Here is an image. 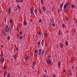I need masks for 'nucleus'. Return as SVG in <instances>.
Returning a JSON list of instances; mask_svg holds the SVG:
<instances>
[{"label":"nucleus","mask_w":77,"mask_h":77,"mask_svg":"<svg viewBox=\"0 0 77 77\" xmlns=\"http://www.w3.org/2000/svg\"><path fill=\"white\" fill-rule=\"evenodd\" d=\"M1 32L2 33H3L4 36H6V32L8 33L9 32H10V30L9 29V26H8V25H6V26L5 27L4 29H2V30Z\"/></svg>","instance_id":"nucleus-1"},{"label":"nucleus","mask_w":77,"mask_h":77,"mask_svg":"<svg viewBox=\"0 0 77 77\" xmlns=\"http://www.w3.org/2000/svg\"><path fill=\"white\" fill-rule=\"evenodd\" d=\"M68 6H70V3L69 2H67L64 6L63 9L64 10L66 9V8L68 7Z\"/></svg>","instance_id":"nucleus-2"},{"label":"nucleus","mask_w":77,"mask_h":77,"mask_svg":"<svg viewBox=\"0 0 77 77\" xmlns=\"http://www.w3.org/2000/svg\"><path fill=\"white\" fill-rule=\"evenodd\" d=\"M34 10V7H31L30 9V12L32 14H33V15H34V12H33Z\"/></svg>","instance_id":"nucleus-3"},{"label":"nucleus","mask_w":77,"mask_h":77,"mask_svg":"<svg viewBox=\"0 0 77 77\" xmlns=\"http://www.w3.org/2000/svg\"><path fill=\"white\" fill-rule=\"evenodd\" d=\"M46 63L49 64H51V61L50 60V59H48L46 60Z\"/></svg>","instance_id":"nucleus-4"},{"label":"nucleus","mask_w":77,"mask_h":77,"mask_svg":"<svg viewBox=\"0 0 77 77\" xmlns=\"http://www.w3.org/2000/svg\"><path fill=\"white\" fill-rule=\"evenodd\" d=\"M63 46H64V45H63V43H61V44H60V48H63Z\"/></svg>","instance_id":"nucleus-5"},{"label":"nucleus","mask_w":77,"mask_h":77,"mask_svg":"<svg viewBox=\"0 0 77 77\" xmlns=\"http://www.w3.org/2000/svg\"><path fill=\"white\" fill-rule=\"evenodd\" d=\"M9 22L10 23V24H12V19H9Z\"/></svg>","instance_id":"nucleus-6"},{"label":"nucleus","mask_w":77,"mask_h":77,"mask_svg":"<svg viewBox=\"0 0 77 77\" xmlns=\"http://www.w3.org/2000/svg\"><path fill=\"white\" fill-rule=\"evenodd\" d=\"M63 2L62 4H60V8L61 9H62V8H63Z\"/></svg>","instance_id":"nucleus-7"},{"label":"nucleus","mask_w":77,"mask_h":77,"mask_svg":"<svg viewBox=\"0 0 77 77\" xmlns=\"http://www.w3.org/2000/svg\"><path fill=\"white\" fill-rule=\"evenodd\" d=\"M61 63V62H60V61H59L58 63V65L59 67L60 66Z\"/></svg>","instance_id":"nucleus-8"},{"label":"nucleus","mask_w":77,"mask_h":77,"mask_svg":"<svg viewBox=\"0 0 77 77\" xmlns=\"http://www.w3.org/2000/svg\"><path fill=\"white\" fill-rule=\"evenodd\" d=\"M44 40L43 39L42 40V41L41 43V44L42 45L43 47L44 45Z\"/></svg>","instance_id":"nucleus-9"},{"label":"nucleus","mask_w":77,"mask_h":77,"mask_svg":"<svg viewBox=\"0 0 77 77\" xmlns=\"http://www.w3.org/2000/svg\"><path fill=\"white\" fill-rule=\"evenodd\" d=\"M42 9L43 11H46V8H45V6H43L42 8Z\"/></svg>","instance_id":"nucleus-10"},{"label":"nucleus","mask_w":77,"mask_h":77,"mask_svg":"<svg viewBox=\"0 0 77 77\" xmlns=\"http://www.w3.org/2000/svg\"><path fill=\"white\" fill-rule=\"evenodd\" d=\"M11 8L9 7V9H8V14H11Z\"/></svg>","instance_id":"nucleus-11"},{"label":"nucleus","mask_w":77,"mask_h":77,"mask_svg":"<svg viewBox=\"0 0 77 77\" xmlns=\"http://www.w3.org/2000/svg\"><path fill=\"white\" fill-rule=\"evenodd\" d=\"M23 24L24 25H25V26H26L27 25V22H26V21H23Z\"/></svg>","instance_id":"nucleus-12"},{"label":"nucleus","mask_w":77,"mask_h":77,"mask_svg":"<svg viewBox=\"0 0 77 77\" xmlns=\"http://www.w3.org/2000/svg\"><path fill=\"white\" fill-rule=\"evenodd\" d=\"M65 44L66 46H68V42L67 41H66L65 42Z\"/></svg>","instance_id":"nucleus-13"},{"label":"nucleus","mask_w":77,"mask_h":77,"mask_svg":"<svg viewBox=\"0 0 77 77\" xmlns=\"http://www.w3.org/2000/svg\"><path fill=\"white\" fill-rule=\"evenodd\" d=\"M70 74H71V72L70 71H69L68 74V77H69V76H70Z\"/></svg>","instance_id":"nucleus-14"},{"label":"nucleus","mask_w":77,"mask_h":77,"mask_svg":"<svg viewBox=\"0 0 77 77\" xmlns=\"http://www.w3.org/2000/svg\"><path fill=\"white\" fill-rule=\"evenodd\" d=\"M34 12L35 14H36V15H37V9H35L34 10Z\"/></svg>","instance_id":"nucleus-15"},{"label":"nucleus","mask_w":77,"mask_h":77,"mask_svg":"<svg viewBox=\"0 0 77 77\" xmlns=\"http://www.w3.org/2000/svg\"><path fill=\"white\" fill-rule=\"evenodd\" d=\"M0 60L1 62H2L3 60H4V59H3V58L2 57H1V58L0 59Z\"/></svg>","instance_id":"nucleus-16"},{"label":"nucleus","mask_w":77,"mask_h":77,"mask_svg":"<svg viewBox=\"0 0 77 77\" xmlns=\"http://www.w3.org/2000/svg\"><path fill=\"white\" fill-rule=\"evenodd\" d=\"M39 13H40V14H42V11H41V9H39Z\"/></svg>","instance_id":"nucleus-17"},{"label":"nucleus","mask_w":77,"mask_h":77,"mask_svg":"<svg viewBox=\"0 0 77 77\" xmlns=\"http://www.w3.org/2000/svg\"><path fill=\"white\" fill-rule=\"evenodd\" d=\"M36 65V62H35V61H34L33 63V65L34 66H35V65Z\"/></svg>","instance_id":"nucleus-18"},{"label":"nucleus","mask_w":77,"mask_h":77,"mask_svg":"<svg viewBox=\"0 0 77 77\" xmlns=\"http://www.w3.org/2000/svg\"><path fill=\"white\" fill-rule=\"evenodd\" d=\"M7 38L8 40H10V39H11V37H10V36H8L7 37Z\"/></svg>","instance_id":"nucleus-19"},{"label":"nucleus","mask_w":77,"mask_h":77,"mask_svg":"<svg viewBox=\"0 0 77 77\" xmlns=\"http://www.w3.org/2000/svg\"><path fill=\"white\" fill-rule=\"evenodd\" d=\"M41 32H39L38 33V35H39V36H41Z\"/></svg>","instance_id":"nucleus-20"},{"label":"nucleus","mask_w":77,"mask_h":77,"mask_svg":"<svg viewBox=\"0 0 77 77\" xmlns=\"http://www.w3.org/2000/svg\"><path fill=\"white\" fill-rule=\"evenodd\" d=\"M0 56L1 57H3V54L1 53Z\"/></svg>","instance_id":"nucleus-21"},{"label":"nucleus","mask_w":77,"mask_h":77,"mask_svg":"<svg viewBox=\"0 0 77 77\" xmlns=\"http://www.w3.org/2000/svg\"><path fill=\"white\" fill-rule=\"evenodd\" d=\"M4 75L5 76L6 75V74H7V72L5 71L4 73Z\"/></svg>","instance_id":"nucleus-22"},{"label":"nucleus","mask_w":77,"mask_h":77,"mask_svg":"<svg viewBox=\"0 0 77 77\" xmlns=\"http://www.w3.org/2000/svg\"><path fill=\"white\" fill-rule=\"evenodd\" d=\"M48 36V34L47 33H46L44 34V36L45 37V36Z\"/></svg>","instance_id":"nucleus-23"},{"label":"nucleus","mask_w":77,"mask_h":77,"mask_svg":"<svg viewBox=\"0 0 77 77\" xmlns=\"http://www.w3.org/2000/svg\"><path fill=\"white\" fill-rule=\"evenodd\" d=\"M41 4L42 5L44 4V0H41Z\"/></svg>","instance_id":"nucleus-24"},{"label":"nucleus","mask_w":77,"mask_h":77,"mask_svg":"<svg viewBox=\"0 0 77 77\" xmlns=\"http://www.w3.org/2000/svg\"><path fill=\"white\" fill-rule=\"evenodd\" d=\"M51 20V22L52 23H54V19H50Z\"/></svg>","instance_id":"nucleus-25"},{"label":"nucleus","mask_w":77,"mask_h":77,"mask_svg":"<svg viewBox=\"0 0 77 77\" xmlns=\"http://www.w3.org/2000/svg\"><path fill=\"white\" fill-rule=\"evenodd\" d=\"M72 7L73 8H74V7H75V6H74V4H72Z\"/></svg>","instance_id":"nucleus-26"},{"label":"nucleus","mask_w":77,"mask_h":77,"mask_svg":"<svg viewBox=\"0 0 77 77\" xmlns=\"http://www.w3.org/2000/svg\"><path fill=\"white\" fill-rule=\"evenodd\" d=\"M48 53V52H47V51H45V56H46V54H47Z\"/></svg>","instance_id":"nucleus-27"},{"label":"nucleus","mask_w":77,"mask_h":77,"mask_svg":"<svg viewBox=\"0 0 77 77\" xmlns=\"http://www.w3.org/2000/svg\"><path fill=\"white\" fill-rule=\"evenodd\" d=\"M48 58H49V59H50V58H51V56L50 55H48Z\"/></svg>","instance_id":"nucleus-28"},{"label":"nucleus","mask_w":77,"mask_h":77,"mask_svg":"<svg viewBox=\"0 0 77 77\" xmlns=\"http://www.w3.org/2000/svg\"><path fill=\"white\" fill-rule=\"evenodd\" d=\"M52 11H55V9H54V8H52Z\"/></svg>","instance_id":"nucleus-29"},{"label":"nucleus","mask_w":77,"mask_h":77,"mask_svg":"<svg viewBox=\"0 0 77 77\" xmlns=\"http://www.w3.org/2000/svg\"><path fill=\"white\" fill-rule=\"evenodd\" d=\"M44 50H43L42 52V55H44Z\"/></svg>","instance_id":"nucleus-30"},{"label":"nucleus","mask_w":77,"mask_h":77,"mask_svg":"<svg viewBox=\"0 0 77 77\" xmlns=\"http://www.w3.org/2000/svg\"><path fill=\"white\" fill-rule=\"evenodd\" d=\"M17 8L18 9H20V5H17Z\"/></svg>","instance_id":"nucleus-31"},{"label":"nucleus","mask_w":77,"mask_h":77,"mask_svg":"<svg viewBox=\"0 0 77 77\" xmlns=\"http://www.w3.org/2000/svg\"><path fill=\"white\" fill-rule=\"evenodd\" d=\"M16 29L17 30V31H19V28H18V26H17V28Z\"/></svg>","instance_id":"nucleus-32"},{"label":"nucleus","mask_w":77,"mask_h":77,"mask_svg":"<svg viewBox=\"0 0 77 77\" xmlns=\"http://www.w3.org/2000/svg\"><path fill=\"white\" fill-rule=\"evenodd\" d=\"M10 77V73H8L7 75V77Z\"/></svg>","instance_id":"nucleus-33"},{"label":"nucleus","mask_w":77,"mask_h":77,"mask_svg":"<svg viewBox=\"0 0 77 77\" xmlns=\"http://www.w3.org/2000/svg\"><path fill=\"white\" fill-rule=\"evenodd\" d=\"M42 52V50L41 49H40L39 50V52L41 53Z\"/></svg>","instance_id":"nucleus-34"},{"label":"nucleus","mask_w":77,"mask_h":77,"mask_svg":"<svg viewBox=\"0 0 77 77\" xmlns=\"http://www.w3.org/2000/svg\"><path fill=\"white\" fill-rule=\"evenodd\" d=\"M64 11H65V12H68V11L66 9H65V10L64 9Z\"/></svg>","instance_id":"nucleus-35"},{"label":"nucleus","mask_w":77,"mask_h":77,"mask_svg":"<svg viewBox=\"0 0 77 77\" xmlns=\"http://www.w3.org/2000/svg\"><path fill=\"white\" fill-rule=\"evenodd\" d=\"M16 50H17V51H18V47L16 48Z\"/></svg>","instance_id":"nucleus-36"},{"label":"nucleus","mask_w":77,"mask_h":77,"mask_svg":"<svg viewBox=\"0 0 77 77\" xmlns=\"http://www.w3.org/2000/svg\"><path fill=\"white\" fill-rule=\"evenodd\" d=\"M20 39H23V36L21 35L20 38Z\"/></svg>","instance_id":"nucleus-37"},{"label":"nucleus","mask_w":77,"mask_h":77,"mask_svg":"<svg viewBox=\"0 0 77 77\" xmlns=\"http://www.w3.org/2000/svg\"><path fill=\"white\" fill-rule=\"evenodd\" d=\"M19 36H20V34H17V38H18V37H19Z\"/></svg>","instance_id":"nucleus-38"},{"label":"nucleus","mask_w":77,"mask_h":77,"mask_svg":"<svg viewBox=\"0 0 77 77\" xmlns=\"http://www.w3.org/2000/svg\"><path fill=\"white\" fill-rule=\"evenodd\" d=\"M6 68V66H5L3 67V69H5V68Z\"/></svg>","instance_id":"nucleus-39"},{"label":"nucleus","mask_w":77,"mask_h":77,"mask_svg":"<svg viewBox=\"0 0 77 77\" xmlns=\"http://www.w3.org/2000/svg\"><path fill=\"white\" fill-rule=\"evenodd\" d=\"M19 33L20 35H22L23 33L22 32V31H20V32H19Z\"/></svg>","instance_id":"nucleus-40"},{"label":"nucleus","mask_w":77,"mask_h":77,"mask_svg":"<svg viewBox=\"0 0 77 77\" xmlns=\"http://www.w3.org/2000/svg\"><path fill=\"white\" fill-rule=\"evenodd\" d=\"M73 32L75 33H76V30L75 29L73 30Z\"/></svg>","instance_id":"nucleus-41"},{"label":"nucleus","mask_w":77,"mask_h":77,"mask_svg":"<svg viewBox=\"0 0 77 77\" xmlns=\"http://www.w3.org/2000/svg\"><path fill=\"white\" fill-rule=\"evenodd\" d=\"M16 2H17V3H20V0H16Z\"/></svg>","instance_id":"nucleus-42"},{"label":"nucleus","mask_w":77,"mask_h":77,"mask_svg":"<svg viewBox=\"0 0 77 77\" xmlns=\"http://www.w3.org/2000/svg\"><path fill=\"white\" fill-rule=\"evenodd\" d=\"M20 3H23V0H20Z\"/></svg>","instance_id":"nucleus-43"},{"label":"nucleus","mask_w":77,"mask_h":77,"mask_svg":"<svg viewBox=\"0 0 77 77\" xmlns=\"http://www.w3.org/2000/svg\"><path fill=\"white\" fill-rule=\"evenodd\" d=\"M5 23H6V18H5Z\"/></svg>","instance_id":"nucleus-44"},{"label":"nucleus","mask_w":77,"mask_h":77,"mask_svg":"<svg viewBox=\"0 0 77 77\" xmlns=\"http://www.w3.org/2000/svg\"><path fill=\"white\" fill-rule=\"evenodd\" d=\"M35 56H36V57H38V54H35Z\"/></svg>","instance_id":"nucleus-45"},{"label":"nucleus","mask_w":77,"mask_h":77,"mask_svg":"<svg viewBox=\"0 0 77 77\" xmlns=\"http://www.w3.org/2000/svg\"><path fill=\"white\" fill-rule=\"evenodd\" d=\"M38 22H39V23H41V19H40L39 20Z\"/></svg>","instance_id":"nucleus-46"},{"label":"nucleus","mask_w":77,"mask_h":77,"mask_svg":"<svg viewBox=\"0 0 77 77\" xmlns=\"http://www.w3.org/2000/svg\"><path fill=\"white\" fill-rule=\"evenodd\" d=\"M34 53H37V50H35Z\"/></svg>","instance_id":"nucleus-47"},{"label":"nucleus","mask_w":77,"mask_h":77,"mask_svg":"<svg viewBox=\"0 0 77 77\" xmlns=\"http://www.w3.org/2000/svg\"><path fill=\"white\" fill-rule=\"evenodd\" d=\"M65 24H62V26H63V27H65Z\"/></svg>","instance_id":"nucleus-48"},{"label":"nucleus","mask_w":77,"mask_h":77,"mask_svg":"<svg viewBox=\"0 0 77 77\" xmlns=\"http://www.w3.org/2000/svg\"><path fill=\"white\" fill-rule=\"evenodd\" d=\"M55 26V24H54V23H53V24H52V26H53V27H54Z\"/></svg>","instance_id":"nucleus-49"},{"label":"nucleus","mask_w":77,"mask_h":77,"mask_svg":"<svg viewBox=\"0 0 77 77\" xmlns=\"http://www.w3.org/2000/svg\"><path fill=\"white\" fill-rule=\"evenodd\" d=\"M60 9H58V13H59V12H60Z\"/></svg>","instance_id":"nucleus-50"},{"label":"nucleus","mask_w":77,"mask_h":77,"mask_svg":"<svg viewBox=\"0 0 77 77\" xmlns=\"http://www.w3.org/2000/svg\"><path fill=\"white\" fill-rule=\"evenodd\" d=\"M14 59H15V55H14L13 56Z\"/></svg>","instance_id":"nucleus-51"},{"label":"nucleus","mask_w":77,"mask_h":77,"mask_svg":"<svg viewBox=\"0 0 77 77\" xmlns=\"http://www.w3.org/2000/svg\"><path fill=\"white\" fill-rule=\"evenodd\" d=\"M69 31L67 30L66 31V33H68H68H69Z\"/></svg>","instance_id":"nucleus-52"},{"label":"nucleus","mask_w":77,"mask_h":77,"mask_svg":"<svg viewBox=\"0 0 77 77\" xmlns=\"http://www.w3.org/2000/svg\"><path fill=\"white\" fill-rule=\"evenodd\" d=\"M46 75H45V74H43V77H45Z\"/></svg>","instance_id":"nucleus-53"},{"label":"nucleus","mask_w":77,"mask_h":77,"mask_svg":"<svg viewBox=\"0 0 77 77\" xmlns=\"http://www.w3.org/2000/svg\"><path fill=\"white\" fill-rule=\"evenodd\" d=\"M37 44L38 45H40V42H38V43H37Z\"/></svg>","instance_id":"nucleus-54"},{"label":"nucleus","mask_w":77,"mask_h":77,"mask_svg":"<svg viewBox=\"0 0 77 77\" xmlns=\"http://www.w3.org/2000/svg\"><path fill=\"white\" fill-rule=\"evenodd\" d=\"M61 33H60V31H59V35H61Z\"/></svg>","instance_id":"nucleus-55"},{"label":"nucleus","mask_w":77,"mask_h":77,"mask_svg":"<svg viewBox=\"0 0 77 77\" xmlns=\"http://www.w3.org/2000/svg\"><path fill=\"white\" fill-rule=\"evenodd\" d=\"M15 11H17V8H16L15 9Z\"/></svg>","instance_id":"nucleus-56"},{"label":"nucleus","mask_w":77,"mask_h":77,"mask_svg":"<svg viewBox=\"0 0 77 77\" xmlns=\"http://www.w3.org/2000/svg\"><path fill=\"white\" fill-rule=\"evenodd\" d=\"M39 55H41V52H39Z\"/></svg>","instance_id":"nucleus-57"},{"label":"nucleus","mask_w":77,"mask_h":77,"mask_svg":"<svg viewBox=\"0 0 77 77\" xmlns=\"http://www.w3.org/2000/svg\"><path fill=\"white\" fill-rule=\"evenodd\" d=\"M53 77H56V75L55 74L53 75Z\"/></svg>","instance_id":"nucleus-58"},{"label":"nucleus","mask_w":77,"mask_h":77,"mask_svg":"<svg viewBox=\"0 0 77 77\" xmlns=\"http://www.w3.org/2000/svg\"><path fill=\"white\" fill-rule=\"evenodd\" d=\"M29 58V57L27 56L26 57V60H27V59H28V58Z\"/></svg>","instance_id":"nucleus-59"},{"label":"nucleus","mask_w":77,"mask_h":77,"mask_svg":"<svg viewBox=\"0 0 77 77\" xmlns=\"http://www.w3.org/2000/svg\"><path fill=\"white\" fill-rule=\"evenodd\" d=\"M32 21H33V20H32V19H31L30 20V22H31V23H32Z\"/></svg>","instance_id":"nucleus-60"},{"label":"nucleus","mask_w":77,"mask_h":77,"mask_svg":"<svg viewBox=\"0 0 77 77\" xmlns=\"http://www.w3.org/2000/svg\"><path fill=\"white\" fill-rule=\"evenodd\" d=\"M66 20H69V18L68 17H66Z\"/></svg>","instance_id":"nucleus-61"},{"label":"nucleus","mask_w":77,"mask_h":77,"mask_svg":"<svg viewBox=\"0 0 77 77\" xmlns=\"http://www.w3.org/2000/svg\"><path fill=\"white\" fill-rule=\"evenodd\" d=\"M46 12H47V13H49V11H46Z\"/></svg>","instance_id":"nucleus-62"},{"label":"nucleus","mask_w":77,"mask_h":77,"mask_svg":"<svg viewBox=\"0 0 77 77\" xmlns=\"http://www.w3.org/2000/svg\"><path fill=\"white\" fill-rule=\"evenodd\" d=\"M1 47H2V48H3V45H2Z\"/></svg>","instance_id":"nucleus-63"},{"label":"nucleus","mask_w":77,"mask_h":77,"mask_svg":"<svg viewBox=\"0 0 77 77\" xmlns=\"http://www.w3.org/2000/svg\"><path fill=\"white\" fill-rule=\"evenodd\" d=\"M64 72H66V70H65V69H64Z\"/></svg>","instance_id":"nucleus-64"}]
</instances>
